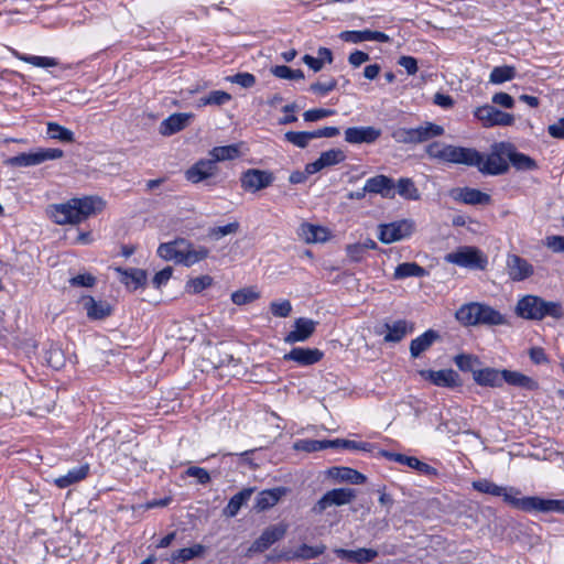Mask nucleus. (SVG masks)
Listing matches in <instances>:
<instances>
[{
	"label": "nucleus",
	"mask_w": 564,
	"mask_h": 564,
	"mask_svg": "<svg viewBox=\"0 0 564 564\" xmlns=\"http://www.w3.org/2000/svg\"><path fill=\"white\" fill-rule=\"evenodd\" d=\"M105 202L97 196L70 198L69 200L50 206L48 213L54 223L58 225H76L91 215L101 212Z\"/></svg>",
	"instance_id": "1"
},
{
	"label": "nucleus",
	"mask_w": 564,
	"mask_h": 564,
	"mask_svg": "<svg viewBox=\"0 0 564 564\" xmlns=\"http://www.w3.org/2000/svg\"><path fill=\"white\" fill-rule=\"evenodd\" d=\"M455 317L464 326H494L506 323V318L500 312L487 304L478 302L462 305L456 311Z\"/></svg>",
	"instance_id": "2"
},
{
	"label": "nucleus",
	"mask_w": 564,
	"mask_h": 564,
	"mask_svg": "<svg viewBox=\"0 0 564 564\" xmlns=\"http://www.w3.org/2000/svg\"><path fill=\"white\" fill-rule=\"evenodd\" d=\"M516 313L527 319L541 321L546 316L561 318L563 307L560 302L545 301L536 295H525L518 301Z\"/></svg>",
	"instance_id": "3"
},
{
	"label": "nucleus",
	"mask_w": 564,
	"mask_h": 564,
	"mask_svg": "<svg viewBox=\"0 0 564 564\" xmlns=\"http://www.w3.org/2000/svg\"><path fill=\"white\" fill-rule=\"evenodd\" d=\"M507 142H500L492 145L491 152L488 155L481 154L476 149L471 148V151L477 155L473 158L474 163H465L467 166H475L482 174L488 175H501L509 170V162L507 160Z\"/></svg>",
	"instance_id": "4"
},
{
	"label": "nucleus",
	"mask_w": 564,
	"mask_h": 564,
	"mask_svg": "<svg viewBox=\"0 0 564 564\" xmlns=\"http://www.w3.org/2000/svg\"><path fill=\"white\" fill-rule=\"evenodd\" d=\"M31 393L23 383L7 387L0 391V416L29 411Z\"/></svg>",
	"instance_id": "5"
},
{
	"label": "nucleus",
	"mask_w": 564,
	"mask_h": 564,
	"mask_svg": "<svg viewBox=\"0 0 564 564\" xmlns=\"http://www.w3.org/2000/svg\"><path fill=\"white\" fill-rule=\"evenodd\" d=\"M425 152L431 159L464 165L465 163H474L471 160L477 155L471 151V148L456 147L441 142H432L427 144Z\"/></svg>",
	"instance_id": "6"
},
{
	"label": "nucleus",
	"mask_w": 564,
	"mask_h": 564,
	"mask_svg": "<svg viewBox=\"0 0 564 564\" xmlns=\"http://www.w3.org/2000/svg\"><path fill=\"white\" fill-rule=\"evenodd\" d=\"M445 260L459 267L477 270H484L488 263V259L482 251L469 246L459 247L457 250L447 253Z\"/></svg>",
	"instance_id": "7"
},
{
	"label": "nucleus",
	"mask_w": 564,
	"mask_h": 564,
	"mask_svg": "<svg viewBox=\"0 0 564 564\" xmlns=\"http://www.w3.org/2000/svg\"><path fill=\"white\" fill-rule=\"evenodd\" d=\"M64 152L61 149L39 148L34 152L20 153L4 161L9 166H35L48 160L63 158Z\"/></svg>",
	"instance_id": "8"
},
{
	"label": "nucleus",
	"mask_w": 564,
	"mask_h": 564,
	"mask_svg": "<svg viewBox=\"0 0 564 564\" xmlns=\"http://www.w3.org/2000/svg\"><path fill=\"white\" fill-rule=\"evenodd\" d=\"M416 225L412 219H400L379 226V240L386 245L409 238L415 231Z\"/></svg>",
	"instance_id": "9"
},
{
	"label": "nucleus",
	"mask_w": 564,
	"mask_h": 564,
	"mask_svg": "<svg viewBox=\"0 0 564 564\" xmlns=\"http://www.w3.org/2000/svg\"><path fill=\"white\" fill-rule=\"evenodd\" d=\"M356 498V490L352 488H335L325 492L312 507V512L322 514L330 507H340L350 503Z\"/></svg>",
	"instance_id": "10"
},
{
	"label": "nucleus",
	"mask_w": 564,
	"mask_h": 564,
	"mask_svg": "<svg viewBox=\"0 0 564 564\" xmlns=\"http://www.w3.org/2000/svg\"><path fill=\"white\" fill-rule=\"evenodd\" d=\"M506 273L512 282H522L534 274V267L525 258L516 253L506 257Z\"/></svg>",
	"instance_id": "11"
},
{
	"label": "nucleus",
	"mask_w": 564,
	"mask_h": 564,
	"mask_svg": "<svg viewBox=\"0 0 564 564\" xmlns=\"http://www.w3.org/2000/svg\"><path fill=\"white\" fill-rule=\"evenodd\" d=\"M474 116L481 122L486 128L495 126H511L514 122V117L511 113L503 112L494 106L485 105L477 107L474 110Z\"/></svg>",
	"instance_id": "12"
},
{
	"label": "nucleus",
	"mask_w": 564,
	"mask_h": 564,
	"mask_svg": "<svg viewBox=\"0 0 564 564\" xmlns=\"http://www.w3.org/2000/svg\"><path fill=\"white\" fill-rule=\"evenodd\" d=\"M274 181V176L269 171L249 169L242 173L240 183L246 192L256 193L269 187Z\"/></svg>",
	"instance_id": "13"
},
{
	"label": "nucleus",
	"mask_w": 564,
	"mask_h": 564,
	"mask_svg": "<svg viewBox=\"0 0 564 564\" xmlns=\"http://www.w3.org/2000/svg\"><path fill=\"white\" fill-rule=\"evenodd\" d=\"M288 530V525L280 523L268 527L261 535L251 544L249 553H262L276 541L281 540Z\"/></svg>",
	"instance_id": "14"
},
{
	"label": "nucleus",
	"mask_w": 564,
	"mask_h": 564,
	"mask_svg": "<svg viewBox=\"0 0 564 564\" xmlns=\"http://www.w3.org/2000/svg\"><path fill=\"white\" fill-rule=\"evenodd\" d=\"M521 491L512 495L509 506L523 512L547 513V499L539 496L520 497Z\"/></svg>",
	"instance_id": "15"
},
{
	"label": "nucleus",
	"mask_w": 564,
	"mask_h": 564,
	"mask_svg": "<svg viewBox=\"0 0 564 564\" xmlns=\"http://www.w3.org/2000/svg\"><path fill=\"white\" fill-rule=\"evenodd\" d=\"M419 375L424 380L430 381L434 386L443 388H454L459 386V376L453 369L442 370H420Z\"/></svg>",
	"instance_id": "16"
},
{
	"label": "nucleus",
	"mask_w": 564,
	"mask_h": 564,
	"mask_svg": "<svg viewBox=\"0 0 564 564\" xmlns=\"http://www.w3.org/2000/svg\"><path fill=\"white\" fill-rule=\"evenodd\" d=\"M381 135V130L375 127H350L345 130V141L351 144L373 143Z\"/></svg>",
	"instance_id": "17"
},
{
	"label": "nucleus",
	"mask_w": 564,
	"mask_h": 564,
	"mask_svg": "<svg viewBox=\"0 0 564 564\" xmlns=\"http://www.w3.org/2000/svg\"><path fill=\"white\" fill-rule=\"evenodd\" d=\"M296 234L305 243H322L330 238V231L326 227L310 223H302Z\"/></svg>",
	"instance_id": "18"
},
{
	"label": "nucleus",
	"mask_w": 564,
	"mask_h": 564,
	"mask_svg": "<svg viewBox=\"0 0 564 564\" xmlns=\"http://www.w3.org/2000/svg\"><path fill=\"white\" fill-rule=\"evenodd\" d=\"M473 488L479 492L495 497H502L506 503H510L512 495L517 494L516 487L499 486L488 479H479L473 482Z\"/></svg>",
	"instance_id": "19"
},
{
	"label": "nucleus",
	"mask_w": 564,
	"mask_h": 564,
	"mask_svg": "<svg viewBox=\"0 0 564 564\" xmlns=\"http://www.w3.org/2000/svg\"><path fill=\"white\" fill-rule=\"evenodd\" d=\"M324 354L318 348L296 347L284 355V360H291L300 366H311L322 360Z\"/></svg>",
	"instance_id": "20"
},
{
	"label": "nucleus",
	"mask_w": 564,
	"mask_h": 564,
	"mask_svg": "<svg viewBox=\"0 0 564 564\" xmlns=\"http://www.w3.org/2000/svg\"><path fill=\"white\" fill-rule=\"evenodd\" d=\"M317 323L313 319L300 317L294 322V329L291 330L284 338L285 343L294 344L305 341L315 332Z\"/></svg>",
	"instance_id": "21"
},
{
	"label": "nucleus",
	"mask_w": 564,
	"mask_h": 564,
	"mask_svg": "<svg viewBox=\"0 0 564 564\" xmlns=\"http://www.w3.org/2000/svg\"><path fill=\"white\" fill-rule=\"evenodd\" d=\"M339 37L349 43H361L366 41H377L388 43L391 41L390 36L380 31L360 30V31H343Z\"/></svg>",
	"instance_id": "22"
},
{
	"label": "nucleus",
	"mask_w": 564,
	"mask_h": 564,
	"mask_svg": "<svg viewBox=\"0 0 564 564\" xmlns=\"http://www.w3.org/2000/svg\"><path fill=\"white\" fill-rule=\"evenodd\" d=\"M365 191L379 194L384 198L394 197V182L386 175H376L366 181Z\"/></svg>",
	"instance_id": "23"
},
{
	"label": "nucleus",
	"mask_w": 564,
	"mask_h": 564,
	"mask_svg": "<svg viewBox=\"0 0 564 564\" xmlns=\"http://www.w3.org/2000/svg\"><path fill=\"white\" fill-rule=\"evenodd\" d=\"M345 159L346 155L343 150L330 149L328 151L323 152L316 161L307 163V172L317 173L325 167L339 164Z\"/></svg>",
	"instance_id": "24"
},
{
	"label": "nucleus",
	"mask_w": 564,
	"mask_h": 564,
	"mask_svg": "<svg viewBox=\"0 0 564 564\" xmlns=\"http://www.w3.org/2000/svg\"><path fill=\"white\" fill-rule=\"evenodd\" d=\"M217 173V165L212 159L199 160L192 167H189L185 175L192 183H199L206 178L214 176Z\"/></svg>",
	"instance_id": "25"
},
{
	"label": "nucleus",
	"mask_w": 564,
	"mask_h": 564,
	"mask_svg": "<svg viewBox=\"0 0 564 564\" xmlns=\"http://www.w3.org/2000/svg\"><path fill=\"white\" fill-rule=\"evenodd\" d=\"M120 274V282L123 283L130 291H135L139 288H143L148 280L147 271L142 269H115Z\"/></svg>",
	"instance_id": "26"
},
{
	"label": "nucleus",
	"mask_w": 564,
	"mask_h": 564,
	"mask_svg": "<svg viewBox=\"0 0 564 564\" xmlns=\"http://www.w3.org/2000/svg\"><path fill=\"white\" fill-rule=\"evenodd\" d=\"M286 492L288 489L285 487L262 490L258 494L253 508L259 512L270 509L274 507Z\"/></svg>",
	"instance_id": "27"
},
{
	"label": "nucleus",
	"mask_w": 564,
	"mask_h": 564,
	"mask_svg": "<svg viewBox=\"0 0 564 564\" xmlns=\"http://www.w3.org/2000/svg\"><path fill=\"white\" fill-rule=\"evenodd\" d=\"M83 308L90 319H104L111 314V305L106 301H96L91 296H85L80 301Z\"/></svg>",
	"instance_id": "28"
},
{
	"label": "nucleus",
	"mask_w": 564,
	"mask_h": 564,
	"mask_svg": "<svg viewBox=\"0 0 564 564\" xmlns=\"http://www.w3.org/2000/svg\"><path fill=\"white\" fill-rule=\"evenodd\" d=\"M334 553L339 558H345L351 563L366 564L373 561L378 556V552L373 549L361 547L358 550L335 549Z\"/></svg>",
	"instance_id": "29"
},
{
	"label": "nucleus",
	"mask_w": 564,
	"mask_h": 564,
	"mask_svg": "<svg viewBox=\"0 0 564 564\" xmlns=\"http://www.w3.org/2000/svg\"><path fill=\"white\" fill-rule=\"evenodd\" d=\"M387 334L384 335V341L387 343H399L406 334L414 330V324L405 319H398L391 324H384Z\"/></svg>",
	"instance_id": "30"
},
{
	"label": "nucleus",
	"mask_w": 564,
	"mask_h": 564,
	"mask_svg": "<svg viewBox=\"0 0 564 564\" xmlns=\"http://www.w3.org/2000/svg\"><path fill=\"white\" fill-rule=\"evenodd\" d=\"M507 160L512 166L520 171H532L538 167L536 162L529 155L518 152L513 144L507 142Z\"/></svg>",
	"instance_id": "31"
},
{
	"label": "nucleus",
	"mask_w": 564,
	"mask_h": 564,
	"mask_svg": "<svg viewBox=\"0 0 564 564\" xmlns=\"http://www.w3.org/2000/svg\"><path fill=\"white\" fill-rule=\"evenodd\" d=\"M474 381L481 387H502V370L495 368H482L474 371Z\"/></svg>",
	"instance_id": "32"
},
{
	"label": "nucleus",
	"mask_w": 564,
	"mask_h": 564,
	"mask_svg": "<svg viewBox=\"0 0 564 564\" xmlns=\"http://www.w3.org/2000/svg\"><path fill=\"white\" fill-rule=\"evenodd\" d=\"M506 382L513 387L523 388L530 391L539 389V383L535 379L523 375L519 371L502 369V383Z\"/></svg>",
	"instance_id": "33"
},
{
	"label": "nucleus",
	"mask_w": 564,
	"mask_h": 564,
	"mask_svg": "<svg viewBox=\"0 0 564 564\" xmlns=\"http://www.w3.org/2000/svg\"><path fill=\"white\" fill-rule=\"evenodd\" d=\"M453 197L469 205H486L489 204L491 198L488 194L476 188H458L453 192Z\"/></svg>",
	"instance_id": "34"
},
{
	"label": "nucleus",
	"mask_w": 564,
	"mask_h": 564,
	"mask_svg": "<svg viewBox=\"0 0 564 564\" xmlns=\"http://www.w3.org/2000/svg\"><path fill=\"white\" fill-rule=\"evenodd\" d=\"M185 246V239H176L174 241L161 243L158 248V254L166 261H174L180 264V259L183 257Z\"/></svg>",
	"instance_id": "35"
},
{
	"label": "nucleus",
	"mask_w": 564,
	"mask_h": 564,
	"mask_svg": "<svg viewBox=\"0 0 564 564\" xmlns=\"http://www.w3.org/2000/svg\"><path fill=\"white\" fill-rule=\"evenodd\" d=\"M192 115L189 113H173L166 119H164L160 124V133L162 135H172L181 130H183L187 123Z\"/></svg>",
	"instance_id": "36"
},
{
	"label": "nucleus",
	"mask_w": 564,
	"mask_h": 564,
	"mask_svg": "<svg viewBox=\"0 0 564 564\" xmlns=\"http://www.w3.org/2000/svg\"><path fill=\"white\" fill-rule=\"evenodd\" d=\"M382 455L388 458L389 460H393L397 463H400L402 465H406L413 469H416L423 474H431L434 471V468L427 465L426 463H423L419 460L416 457L406 456L403 454L398 453H391V452H382Z\"/></svg>",
	"instance_id": "37"
},
{
	"label": "nucleus",
	"mask_w": 564,
	"mask_h": 564,
	"mask_svg": "<svg viewBox=\"0 0 564 564\" xmlns=\"http://www.w3.org/2000/svg\"><path fill=\"white\" fill-rule=\"evenodd\" d=\"M444 128L434 122L425 121L414 128L415 144L427 142L434 138L443 135Z\"/></svg>",
	"instance_id": "38"
},
{
	"label": "nucleus",
	"mask_w": 564,
	"mask_h": 564,
	"mask_svg": "<svg viewBox=\"0 0 564 564\" xmlns=\"http://www.w3.org/2000/svg\"><path fill=\"white\" fill-rule=\"evenodd\" d=\"M329 476L334 479L352 485H360L366 481V476L350 467H333L329 469Z\"/></svg>",
	"instance_id": "39"
},
{
	"label": "nucleus",
	"mask_w": 564,
	"mask_h": 564,
	"mask_svg": "<svg viewBox=\"0 0 564 564\" xmlns=\"http://www.w3.org/2000/svg\"><path fill=\"white\" fill-rule=\"evenodd\" d=\"M438 337L440 335L435 330L429 329L421 336L414 338L410 344L411 356L417 358L422 352L427 350Z\"/></svg>",
	"instance_id": "40"
},
{
	"label": "nucleus",
	"mask_w": 564,
	"mask_h": 564,
	"mask_svg": "<svg viewBox=\"0 0 564 564\" xmlns=\"http://www.w3.org/2000/svg\"><path fill=\"white\" fill-rule=\"evenodd\" d=\"M208 254L209 250L206 247H194L189 241L186 240V246L184 247L183 257L180 259V264L191 267L206 259Z\"/></svg>",
	"instance_id": "41"
},
{
	"label": "nucleus",
	"mask_w": 564,
	"mask_h": 564,
	"mask_svg": "<svg viewBox=\"0 0 564 564\" xmlns=\"http://www.w3.org/2000/svg\"><path fill=\"white\" fill-rule=\"evenodd\" d=\"M253 492L254 488L249 487L232 496L224 509V514L229 518L237 516L241 507L251 498Z\"/></svg>",
	"instance_id": "42"
},
{
	"label": "nucleus",
	"mask_w": 564,
	"mask_h": 564,
	"mask_svg": "<svg viewBox=\"0 0 564 564\" xmlns=\"http://www.w3.org/2000/svg\"><path fill=\"white\" fill-rule=\"evenodd\" d=\"M89 473V465L85 464L78 467H75L64 476H61L55 479V485L58 488H66L73 484H76L87 477Z\"/></svg>",
	"instance_id": "43"
},
{
	"label": "nucleus",
	"mask_w": 564,
	"mask_h": 564,
	"mask_svg": "<svg viewBox=\"0 0 564 564\" xmlns=\"http://www.w3.org/2000/svg\"><path fill=\"white\" fill-rule=\"evenodd\" d=\"M326 550L325 545L311 546L307 544L300 545L295 551L285 556L286 560H312L322 555Z\"/></svg>",
	"instance_id": "44"
},
{
	"label": "nucleus",
	"mask_w": 564,
	"mask_h": 564,
	"mask_svg": "<svg viewBox=\"0 0 564 564\" xmlns=\"http://www.w3.org/2000/svg\"><path fill=\"white\" fill-rule=\"evenodd\" d=\"M424 275H426V270L415 262H403L395 268L393 273V278L395 280H401L410 276L421 278Z\"/></svg>",
	"instance_id": "45"
},
{
	"label": "nucleus",
	"mask_w": 564,
	"mask_h": 564,
	"mask_svg": "<svg viewBox=\"0 0 564 564\" xmlns=\"http://www.w3.org/2000/svg\"><path fill=\"white\" fill-rule=\"evenodd\" d=\"M209 155L216 164V162L237 159L240 155V150L237 144L215 147L210 150Z\"/></svg>",
	"instance_id": "46"
},
{
	"label": "nucleus",
	"mask_w": 564,
	"mask_h": 564,
	"mask_svg": "<svg viewBox=\"0 0 564 564\" xmlns=\"http://www.w3.org/2000/svg\"><path fill=\"white\" fill-rule=\"evenodd\" d=\"M395 192L405 199H417L420 197L414 182L408 177H402L394 184Z\"/></svg>",
	"instance_id": "47"
},
{
	"label": "nucleus",
	"mask_w": 564,
	"mask_h": 564,
	"mask_svg": "<svg viewBox=\"0 0 564 564\" xmlns=\"http://www.w3.org/2000/svg\"><path fill=\"white\" fill-rule=\"evenodd\" d=\"M47 134L51 139L72 143L75 141L74 132L56 122L47 123Z\"/></svg>",
	"instance_id": "48"
},
{
	"label": "nucleus",
	"mask_w": 564,
	"mask_h": 564,
	"mask_svg": "<svg viewBox=\"0 0 564 564\" xmlns=\"http://www.w3.org/2000/svg\"><path fill=\"white\" fill-rule=\"evenodd\" d=\"M14 56L25 63H29L35 67H55L58 65V61L54 57L26 55L19 52H14Z\"/></svg>",
	"instance_id": "49"
},
{
	"label": "nucleus",
	"mask_w": 564,
	"mask_h": 564,
	"mask_svg": "<svg viewBox=\"0 0 564 564\" xmlns=\"http://www.w3.org/2000/svg\"><path fill=\"white\" fill-rule=\"evenodd\" d=\"M205 547L202 544H195L191 547H184L172 553L171 562H187L194 557L200 556L204 553Z\"/></svg>",
	"instance_id": "50"
},
{
	"label": "nucleus",
	"mask_w": 564,
	"mask_h": 564,
	"mask_svg": "<svg viewBox=\"0 0 564 564\" xmlns=\"http://www.w3.org/2000/svg\"><path fill=\"white\" fill-rule=\"evenodd\" d=\"M231 100V95L224 90H213L198 99V107L208 105L223 106Z\"/></svg>",
	"instance_id": "51"
},
{
	"label": "nucleus",
	"mask_w": 564,
	"mask_h": 564,
	"mask_svg": "<svg viewBox=\"0 0 564 564\" xmlns=\"http://www.w3.org/2000/svg\"><path fill=\"white\" fill-rule=\"evenodd\" d=\"M516 76V68L513 66L503 65L495 67L489 76V82L492 84H502L513 79Z\"/></svg>",
	"instance_id": "52"
},
{
	"label": "nucleus",
	"mask_w": 564,
	"mask_h": 564,
	"mask_svg": "<svg viewBox=\"0 0 564 564\" xmlns=\"http://www.w3.org/2000/svg\"><path fill=\"white\" fill-rule=\"evenodd\" d=\"M295 448L307 453L318 452L326 448H333L332 440H302L295 444Z\"/></svg>",
	"instance_id": "53"
},
{
	"label": "nucleus",
	"mask_w": 564,
	"mask_h": 564,
	"mask_svg": "<svg viewBox=\"0 0 564 564\" xmlns=\"http://www.w3.org/2000/svg\"><path fill=\"white\" fill-rule=\"evenodd\" d=\"M259 297L260 293L256 290V288H245L231 294V301L236 305H245L256 301Z\"/></svg>",
	"instance_id": "54"
},
{
	"label": "nucleus",
	"mask_w": 564,
	"mask_h": 564,
	"mask_svg": "<svg viewBox=\"0 0 564 564\" xmlns=\"http://www.w3.org/2000/svg\"><path fill=\"white\" fill-rule=\"evenodd\" d=\"M454 362L459 368V370L470 371L473 375H474V371L478 370L476 368V366L480 365V361L476 356L466 355V354L457 355L454 358Z\"/></svg>",
	"instance_id": "55"
},
{
	"label": "nucleus",
	"mask_w": 564,
	"mask_h": 564,
	"mask_svg": "<svg viewBox=\"0 0 564 564\" xmlns=\"http://www.w3.org/2000/svg\"><path fill=\"white\" fill-rule=\"evenodd\" d=\"M284 138L288 142L301 149L306 148L310 141L313 140L311 131H289L284 134Z\"/></svg>",
	"instance_id": "56"
},
{
	"label": "nucleus",
	"mask_w": 564,
	"mask_h": 564,
	"mask_svg": "<svg viewBox=\"0 0 564 564\" xmlns=\"http://www.w3.org/2000/svg\"><path fill=\"white\" fill-rule=\"evenodd\" d=\"M271 73L282 79H303L304 73L302 69H292L285 65H278L271 68Z\"/></svg>",
	"instance_id": "57"
},
{
	"label": "nucleus",
	"mask_w": 564,
	"mask_h": 564,
	"mask_svg": "<svg viewBox=\"0 0 564 564\" xmlns=\"http://www.w3.org/2000/svg\"><path fill=\"white\" fill-rule=\"evenodd\" d=\"M239 228H240L239 223L234 221V223H229L225 226H218V227L210 228L208 231V236L210 238L219 240L220 238H223L227 235H232V234L238 232Z\"/></svg>",
	"instance_id": "58"
},
{
	"label": "nucleus",
	"mask_w": 564,
	"mask_h": 564,
	"mask_svg": "<svg viewBox=\"0 0 564 564\" xmlns=\"http://www.w3.org/2000/svg\"><path fill=\"white\" fill-rule=\"evenodd\" d=\"M391 137L399 143L415 144L414 128H397Z\"/></svg>",
	"instance_id": "59"
},
{
	"label": "nucleus",
	"mask_w": 564,
	"mask_h": 564,
	"mask_svg": "<svg viewBox=\"0 0 564 564\" xmlns=\"http://www.w3.org/2000/svg\"><path fill=\"white\" fill-rule=\"evenodd\" d=\"M213 283V278L209 275H202L189 280L186 284L188 292L199 293Z\"/></svg>",
	"instance_id": "60"
},
{
	"label": "nucleus",
	"mask_w": 564,
	"mask_h": 564,
	"mask_svg": "<svg viewBox=\"0 0 564 564\" xmlns=\"http://www.w3.org/2000/svg\"><path fill=\"white\" fill-rule=\"evenodd\" d=\"M227 80L243 88H251L256 84V77L250 73H238L227 77Z\"/></svg>",
	"instance_id": "61"
},
{
	"label": "nucleus",
	"mask_w": 564,
	"mask_h": 564,
	"mask_svg": "<svg viewBox=\"0 0 564 564\" xmlns=\"http://www.w3.org/2000/svg\"><path fill=\"white\" fill-rule=\"evenodd\" d=\"M271 313L276 317H288L292 311V305L289 300L272 302L270 304Z\"/></svg>",
	"instance_id": "62"
},
{
	"label": "nucleus",
	"mask_w": 564,
	"mask_h": 564,
	"mask_svg": "<svg viewBox=\"0 0 564 564\" xmlns=\"http://www.w3.org/2000/svg\"><path fill=\"white\" fill-rule=\"evenodd\" d=\"M337 86V80L335 78H329L325 82H317V83H314L311 85L310 89L314 93V94H318V95H326L328 94L329 91L334 90Z\"/></svg>",
	"instance_id": "63"
},
{
	"label": "nucleus",
	"mask_w": 564,
	"mask_h": 564,
	"mask_svg": "<svg viewBox=\"0 0 564 564\" xmlns=\"http://www.w3.org/2000/svg\"><path fill=\"white\" fill-rule=\"evenodd\" d=\"M185 475L197 479L198 484L206 485L210 481L209 473L202 467L191 466L185 470Z\"/></svg>",
	"instance_id": "64"
}]
</instances>
